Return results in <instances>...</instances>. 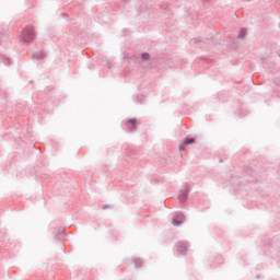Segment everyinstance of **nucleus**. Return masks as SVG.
Masks as SVG:
<instances>
[{
  "label": "nucleus",
  "mask_w": 280,
  "mask_h": 280,
  "mask_svg": "<svg viewBox=\"0 0 280 280\" xmlns=\"http://www.w3.org/2000/svg\"><path fill=\"white\" fill-rule=\"evenodd\" d=\"M22 38L24 43H32L36 38L34 26H26L22 32Z\"/></svg>",
  "instance_id": "nucleus-1"
},
{
  "label": "nucleus",
  "mask_w": 280,
  "mask_h": 280,
  "mask_svg": "<svg viewBox=\"0 0 280 280\" xmlns=\"http://www.w3.org/2000/svg\"><path fill=\"white\" fill-rule=\"evenodd\" d=\"M189 250V244L187 242H178L175 245V253H180V255H185Z\"/></svg>",
  "instance_id": "nucleus-2"
},
{
  "label": "nucleus",
  "mask_w": 280,
  "mask_h": 280,
  "mask_svg": "<svg viewBox=\"0 0 280 280\" xmlns=\"http://www.w3.org/2000/svg\"><path fill=\"white\" fill-rule=\"evenodd\" d=\"M191 189L189 188V185L185 186V189H182L179 191L178 200L179 202H187V198H189V192Z\"/></svg>",
  "instance_id": "nucleus-3"
},
{
  "label": "nucleus",
  "mask_w": 280,
  "mask_h": 280,
  "mask_svg": "<svg viewBox=\"0 0 280 280\" xmlns=\"http://www.w3.org/2000/svg\"><path fill=\"white\" fill-rule=\"evenodd\" d=\"M184 222H185V214H183L182 212L175 213L172 220L173 226H180V224H183Z\"/></svg>",
  "instance_id": "nucleus-4"
},
{
  "label": "nucleus",
  "mask_w": 280,
  "mask_h": 280,
  "mask_svg": "<svg viewBox=\"0 0 280 280\" xmlns=\"http://www.w3.org/2000/svg\"><path fill=\"white\" fill-rule=\"evenodd\" d=\"M46 57H47V52H45L44 50L33 54V58L35 60H43V58H46Z\"/></svg>",
  "instance_id": "nucleus-5"
},
{
  "label": "nucleus",
  "mask_w": 280,
  "mask_h": 280,
  "mask_svg": "<svg viewBox=\"0 0 280 280\" xmlns=\"http://www.w3.org/2000/svg\"><path fill=\"white\" fill-rule=\"evenodd\" d=\"M128 127H129V130H137V119L136 118H131L128 120Z\"/></svg>",
  "instance_id": "nucleus-6"
},
{
  "label": "nucleus",
  "mask_w": 280,
  "mask_h": 280,
  "mask_svg": "<svg viewBox=\"0 0 280 280\" xmlns=\"http://www.w3.org/2000/svg\"><path fill=\"white\" fill-rule=\"evenodd\" d=\"M135 266L136 268H141L143 266V260L141 258H135Z\"/></svg>",
  "instance_id": "nucleus-7"
},
{
  "label": "nucleus",
  "mask_w": 280,
  "mask_h": 280,
  "mask_svg": "<svg viewBox=\"0 0 280 280\" xmlns=\"http://www.w3.org/2000/svg\"><path fill=\"white\" fill-rule=\"evenodd\" d=\"M185 145H191V143H196V139L195 138H186L184 140Z\"/></svg>",
  "instance_id": "nucleus-8"
},
{
  "label": "nucleus",
  "mask_w": 280,
  "mask_h": 280,
  "mask_svg": "<svg viewBox=\"0 0 280 280\" xmlns=\"http://www.w3.org/2000/svg\"><path fill=\"white\" fill-rule=\"evenodd\" d=\"M238 38H246V28H241L238 33Z\"/></svg>",
  "instance_id": "nucleus-9"
},
{
  "label": "nucleus",
  "mask_w": 280,
  "mask_h": 280,
  "mask_svg": "<svg viewBox=\"0 0 280 280\" xmlns=\"http://www.w3.org/2000/svg\"><path fill=\"white\" fill-rule=\"evenodd\" d=\"M141 58H142V60H150V54L143 52Z\"/></svg>",
  "instance_id": "nucleus-10"
},
{
  "label": "nucleus",
  "mask_w": 280,
  "mask_h": 280,
  "mask_svg": "<svg viewBox=\"0 0 280 280\" xmlns=\"http://www.w3.org/2000/svg\"><path fill=\"white\" fill-rule=\"evenodd\" d=\"M138 102H143V96H140V97L138 98Z\"/></svg>",
  "instance_id": "nucleus-11"
},
{
  "label": "nucleus",
  "mask_w": 280,
  "mask_h": 280,
  "mask_svg": "<svg viewBox=\"0 0 280 280\" xmlns=\"http://www.w3.org/2000/svg\"><path fill=\"white\" fill-rule=\"evenodd\" d=\"M179 150H185V147L184 145H179Z\"/></svg>",
  "instance_id": "nucleus-12"
},
{
  "label": "nucleus",
  "mask_w": 280,
  "mask_h": 280,
  "mask_svg": "<svg viewBox=\"0 0 280 280\" xmlns=\"http://www.w3.org/2000/svg\"><path fill=\"white\" fill-rule=\"evenodd\" d=\"M103 209H108V206H104Z\"/></svg>",
  "instance_id": "nucleus-13"
},
{
  "label": "nucleus",
  "mask_w": 280,
  "mask_h": 280,
  "mask_svg": "<svg viewBox=\"0 0 280 280\" xmlns=\"http://www.w3.org/2000/svg\"><path fill=\"white\" fill-rule=\"evenodd\" d=\"M108 68L110 69V63H108Z\"/></svg>",
  "instance_id": "nucleus-14"
}]
</instances>
